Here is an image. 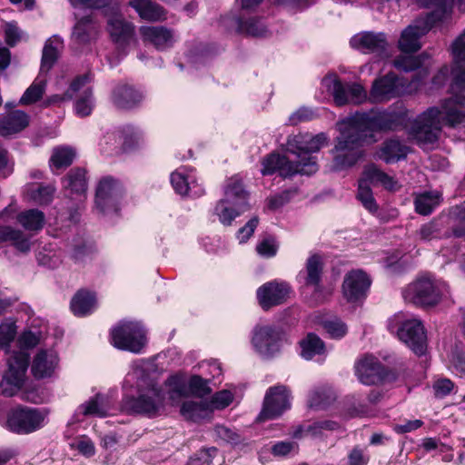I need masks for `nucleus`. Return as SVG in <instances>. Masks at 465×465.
Returning a JSON list of instances; mask_svg holds the SVG:
<instances>
[{
  "instance_id": "21",
  "label": "nucleus",
  "mask_w": 465,
  "mask_h": 465,
  "mask_svg": "<svg viewBox=\"0 0 465 465\" xmlns=\"http://www.w3.org/2000/svg\"><path fill=\"white\" fill-rule=\"evenodd\" d=\"M139 32L143 41L153 45L158 51L167 50L175 43L173 30L162 25L141 26Z\"/></svg>"
},
{
  "instance_id": "55",
  "label": "nucleus",
  "mask_w": 465,
  "mask_h": 465,
  "mask_svg": "<svg viewBox=\"0 0 465 465\" xmlns=\"http://www.w3.org/2000/svg\"><path fill=\"white\" fill-rule=\"evenodd\" d=\"M69 2L74 7L83 5L88 8L100 9L111 6L114 12L119 11V4L116 0H69Z\"/></svg>"
},
{
  "instance_id": "7",
  "label": "nucleus",
  "mask_w": 465,
  "mask_h": 465,
  "mask_svg": "<svg viewBox=\"0 0 465 465\" xmlns=\"http://www.w3.org/2000/svg\"><path fill=\"white\" fill-rule=\"evenodd\" d=\"M111 341L117 349L140 353L146 344V331L138 322L122 321L112 329Z\"/></svg>"
},
{
  "instance_id": "60",
  "label": "nucleus",
  "mask_w": 465,
  "mask_h": 465,
  "mask_svg": "<svg viewBox=\"0 0 465 465\" xmlns=\"http://www.w3.org/2000/svg\"><path fill=\"white\" fill-rule=\"evenodd\" d=\"M233 401V394L230 391L216 392L212 399L211 404L214 409L222 410L229 406Z\"/></svg>"
},
{
  "instance_id": "49",
  "label": "nucleus",
  "mask_w": 465,
  "mask_h": 465,
  "mask_svg": "<svg viewBox=\"0 0 465 465\" xmlns=\"http://www.w3.org/2000/svg\"><path fill=\"white\" fill-rule=\"evenodd\" d=\"M335 400L333 391L329 388H320L313 391L309 399L311 408L324 409Z\"/></svg>"
},
{
  "instance_id": "24",
  "label": "nucleus",
  "mask_w": 465,
  "mask_h": 465,
  "mask_svg": "<svg viewBox=\"0 0 465 465\" xmlns=\"http://www.w3.org/2000/svg\"><path fill=\"white\" fill-rule=\"evenodd\" d=\"M8 371L4 378L7 383L19 387L29 365V356L23 351H14L7 359Z\"/></svg>"
},
{
  "instance_id": "13",
  "label": "nucleus",
  "mask_w": 465,
  "mask_h": 465,
  "mask_svg": "<svg viewBox=\"0 0 465 465\" xmlns=\"http://www.w3.org/2000/svg\"><path fill=\"white\" fill-rule=\"evenodd\" d=\"M290 406V391L288 389L283 385L271 387L265 394L262 410L257 420L263 421L278 418Z\"/></svg>"
},
{
  "instance_id": "45",
  "label": "nucleus",
  "mask_w": 465,
  "mask_h": 465,
  "mask_svg": "<svg viewBox=\"0 0 465 465\" xmlns=\"http://www.w3.org/2000/svg\"><path fill=\"white\" fill-rule=\"evenodd\" d=\"M104 140L105 144L112 143V145H114V148L107 150V148L104 147V144L101 143L103 152L108 155L118 153L120 151H126L131 147L129 138L124 135L121 131L107 134Z\"/></svg>"
},
{
  "instance_id": "15",
  "label": "nucleus",
  "mask_w": 465,
  "mask_h": 465,
  "mask_svg": "<svg viewBox=\"0 0 465 465\" xmlns=\"http://www.w3.org/2000/svg\"><path fill=\"white\" fill-rule=\"evenodd\" d=\"M371 280L362 270H351L344 276L341 285L343 297L349 302L364 300L371 287Z\"/></svg>"
},
{
  "instance_id": "14",
  "label": "nucleus",
  "mask_w": 465,
  "mask_h": 465,
  "mask_svg": "<svg viewBox=\"0 0 465 465\" xmlns=\"http://www.w3.org/2000/svg\"><path fill=\"white\" fill-rule=\"evenodd\" d=\"M355 373L364 385H374L395 379L394 374L388 371L377 358L370 355L356 363Z\"/></svg>"
},
{
  "instance_id": "19",
  "label": "nucleus",
  "mask_w": 465,
  "mask_h": 465,
  "mask_svg": "<svg viewBox=\"0 0 465 465\" xmlns=\"http://www.w3.org/2000/svg\"><path fill=\"white\" fill-rule=\"evenodd\" d=\"M289 287L284 282H271L264 283L257 290V299L261 307L267 311L285 302Z\"/></svg>"
},
{
  "instance_id": "59",
  "label": "nucleus",
  "mask_w": 465,
  "mask_h": 465,
  "mask_svg": "<svg viewBox=\"0 0 465 465\" xmlns=\"http://www.w3.org/2000/svg\"><path fill=\"white\" fill-rule=\"evenodd\" d=\"M278 250V246L275 243V241L272 237L265 238L262 240L256 246L257 252L263 257H273L276 255Z\"/></svg>"
},
{
  "instance_id": "25",
  "label": "nucleus",
  "mask_w": 465,
  "mask_h": 465,
  "mask_svg": "<svg viewBox=\"0 0 465 465\" xmlns=\"http://www.w3.org/2000/svg\"><path fill=\"white\" fill-rule=\"evenodd\" d=\"M30 122L29 115L22 110L12 111L0 118V135L10 137L25 130Z\"/></svg>"
},
{
  "instance_id": "53",
  "label": "nucleus",
  "mask_w": 465,
  "mask_h": 465,
  "mask_svg": "<svg viewBox=\"0 0 465 465\" xmlns=\"http://www.w3.org/2000/svg\"><path fill=\"white\" fill-rule=\"evenodd\" d=\"M418 235L421 241L430 242L442 237L440 223L432 220L420 226L418 231Z\"/></svg>"
},
{
  "instance_id": "31",
  "label": "nucleus",
  "mask_w": 465,
  "mask_h": 465,
  "mask_svg": "<svg viewBox=\"0 0 465 465\" xmlns=\"http://www.w3.org/2000/svg\"><path fill=\"white\" fill-rule=\"evenodd\" d=\"M98 25L91 15L80 18L74 27L73 41L79 45H88L97 36Z\"/></svg>"
},
{
  "instance_id": "47",
  "label": "nucleus",
  "mask_w": 465,
  "mask_h": 465,
  "mask_svg": "<svg viewBox=\"0 0 465 465\" xmlns=\"http://www.w3.org/2000/svg\"><path fill=\"white\" fill-rule=\"evenodd\" d=\"M55 193V187L53 184H33L29 190L30 197L40 205L49 204Z\"/></svg>"
},
{
  "instance_id": "44",
  "label": "nucleus",
  "mask_w": 465,
  "mask_h": 465,
  "mask_svg": "<svg viewBox=\"0 0 465 465\" xmlns=\"http://www.w3.org/2000/svg\"><path fill=\"white\" fill-rule=\"evenodd\" d=\"M105 398L103 394L97 393L87 401L78 407V411L84 416H96L104 418L107 415V409L104 405Z\"/></svg>"
},
{
  "instance_id": "51",
  "label": "nucleus",
  "mask_w": 465,
  "mask_h": 465,
  "mask_svg": "<svg viewBox=\"0 0 465 465\" xmlns=\"http://www.w3.org/2000/svg\"><path fill=\"white\" fill-rule=\"evenodd\" d=\"M170 181L175 193L180 195H187L192 190L193 182L189 181V176L186 175L182 169H178L171 173Z\"/></svg>"
},
{
  "instance_id": "27",
  "label": "nucleus",
  "mask_w": 465,
  "mask_h": 465,
  "mask_svg": "<svg viewBox=\"0 0 465 465\" xmlns=\"http://www.w3.org/2000/svg\"><path fill=\"white\" fill-rule=\"evenodd\" d=\"M108 32L114 42L120 45H127L134 38V25L126 22L119 15H114L108 20Z\"/></svg>"
},
{
  "instance_id": "18",
  "label": "nucleus",
  "mask_w": 465,
  "mask_h": 465,
  "mask_svg": "<svg viewBox=\"0 0 465 465\" xmlns=\"http://www.w3.org/2000/svg\"><path fill=\"white\" fill-rule=\"evenodd\" d=\"M400 94L399 78L395 74L389 73L372 83L369 99L372 103H383Z\"/></svg>"
},
{
  "instance_id": "30",
  "label": "nucleus",
  "mask_w": 465,
  "mask_h": 465,
  "mask_svg": "<svg viewBox=\"0 0 465 465\" xmlns=\"http://www.w3.org/2000/svg\"><path fill=\"white\" fill-rule=\"evenodd\" d=\"M248 197L249 193L244 189L242 178L239 175H233L226 180L223 200L231 202L232 205L248 209Z\"/></svg>"
},
{
  "instance_id": "37",
  "label": "nucleus",
  "mask_w": 465,
  "mask_h": 465,
  "mask_svg": "<svg viewBox=\"0 0 465 465\" xmlns=\"http://www.w3.org/2000/svg\"><path fill=\"white\" fill-rule=\"evenodd\" d=\"M16 220L25 230L39 232L45 223V215L38 209H29L19 213Z\"/></svg>"
},
{
  "instance_id": "6",
  "label": "nucleus",
  "mask_w": 465,
  "mask_h": 465,
  "mask_svg": "<svg viewBox=\"0 0 465 465\" xmlns=\"http://www.w3.org/2000/svg\"><path fill=\"white\" fill-rule=\"evenodd\" d=\"M447 284L436 282L430 277L422 276L409 284L402 295L406 302L428 307L436 305L447 292Z\"/></svg>"
},
{
  "instance_id": "62",
  "label": "nucleus",
  "mask_w": 465,
  "mask_h": 465,
  "mask_svg": "<svg viewBox=\"0 0 465 465\" xmlns=\"http://www.w3.org/2000/svg\"><path fill=\"white\" fill-rule=\"evenodd\" d=\"M189 387L193 392L199 395H207L211 392V389L208 386V380L199 375H193L190 378Z\"/></svg>"
},
{
  "instance_id": "11",
  "label": "nucleus",
  "mask_w": 465,
  "mask_h": 465,
  "mask_svg": "<svg viewBox=\"0 0 465 465\" xmlns=\"http://www.w3.org/2000/svg\"><path fill=\"white\" fill-rule=\"evenodd\" d=\"M351 46L364 54H374L379 58L387 56L389 42L382 32L363 31L350 40Z\"/></svg>"
},
{
  "instance_id": "58",
  "label": "nucleus",
  "mask_w": 465,
  "mask_h": 465,
  "mask_svg": "<svg viewBox=\"0 0 465 465\" xmlns=\"http://www.w3.org/2000/svg\"><path fill=\"white\" fill-rule=\"evenodd\" d=\"M16 335V325L15 322H2L0 324V347L7 346Z\"/></svg>"
},
{
  "instance_id": "43",
  "label": "nucleus",
  "mask_w": 465,
  "mask_h": 465,
  "mask_svg": "<svg viewBox=\"0 0 465 465\" xmlns=\"http://www.w3.org/2000/svg\"><path fill=\"white\" fill-rule=\"evenodd\" d=\"M224 459L215 447L202 449L190 457L186 465H223Z\"/></svg>"
},
{
  "instance_id": "10",
  "label": "nucleus",
  "mask_w": 465,
  "mask_h": 465,
  "mask_svg": "<svg viewBox=\"0 0 465 465\" xmlns=\"http://www.w3.org/2000/svg\"><path fill=\"white\" fill-rule=\"evenodd\" d=\"M323 273V261L321 255H311L305 263L303 270L300 271L297 280L304 287H312L313 293L312 302L315 305L322 303L326 297L324 295V287L322 285Z\"/></svg>"
},
{
  "instance_id": "1",
  "label": "nucleus",
  "mask_w": 465,
  "mask_h": 465,
  "mask_svg": "<svg viewBox=\"0 0 465 465\" xmlns=\"http://www.w3.org/2000/svg\"><path fill=\"white\" fill-rule=\"evenodd\" d=\"M402 115L395 110H371L355 113L338 123L340 135L336 138L332 169L341 171L352 167L363 155L361 149L374 143L377 133L397 130Z\"/></svg>"
},
{
  "instance_id": "9",
  "label": "nucleus",
  "mask_w": 465,
  "mask_h": 465,
  "mask_svg": "<svg viewBox=\"0 0 465 465\" xmlns=\"http://www.w3.org/2000/svg\"><path fill=\"white\" fill-rule=\"evenodd\" d=\"M45 414L35 408L18 407L10 411L6 425L16 434H29L44 427Z\"/></svg>"
},
{
  "instance_id": "29",
  "label": "nucleus",
  "mask_w": 465,
  "mask_h": 465,
  "mask_svg": "<svg viewBox=\"0 0 465 465\" xmlns=\"http://www.w3.org/2000/svg\"><path fill=\"white\" fill-rule=\"evenodd\" d=\"M359 181H364L369 186L371 184H381L391 192H395L400 188L398 182L392 176L381 171L375 164L365 166L362 176Z\"/></svg>"
},
{
  "instance_id": "16",
  "label": "nucleus",
  "mask_w": 465,
  "mask_h": 465,
  "mask_svg": "<svg viewBox=\"0 0 465 465\" xmlns=\"http://www.w3.org/2000/svg\"><path fill=\"white\" fill-rule=\"evenodd\" d=\"M281 337V331L275 327L256 326L253 329L252 343L260 354L271 357L279 351Z\"/></svg>"
},
{
  "instance_id": "57",
  "label": "nucleus",
  "mask_w": 465,
  "mask_h": 465,
  "mask_svg": "<svg viewBox=\"0 0 465 465\" xmlns=\"http://www.w3.org/2000/svg\"><path fill=\"white\" fill-rule=\"evenodd\" d=\"M297 189L285 190L268 200V208L276 210L287 203L294 195L297 194Z\"/></svg>"
},
{
  "instance_id": "54",
  "label": "nucleus",
  "mask_w": 465,
  "mask_h": 465,
  "mask_svg": "<svg viewBox=\"0 0 465 465\" xmlns=\"http://www.w3.org/2000/svg\"><path fill=\"white\" fill-rule=\"evenodd\" d=\"M393 65L398 70L411 72L422 65V60L420 56L401 54L393 60Z\"/></svg>"
},
{
  "instance_id": "26",
  "label": "nucleus",
  "mask_w": 465,
  "mask_h": 465,
  "mask_svg": "<svg viewBox=\"0 0 465 465\" xmlns=\"http://www.w3.org/2000/svg\"><path fill=\"white\" fill-rule=\"evenodd\" d=\"M143 99L141 92L127 84H117L112 92V102L120 109H132Z\"/></svg>"
},
{
  "instance_id": "20",
  "label": "nucleus",
  "mask_w": 465,
  "mask_h": 465,
  "mask_svg": "<svg viewBox=\"0 0 465 465\" xmlns=\"http://www.w3.org/2000/svg\"><path fill=\"white\" fill-rule=\"evenodd\" d=\"M120 193L118 181L111 176L100 180L95 193L96 207L103 213L109 208H115Z\"/></svg>"
},
{
  "instance_id": "17",
  "label": "nucleus",
  "mask_w": 465,
  "mask_h": 465,
  "mask_svg": "<svg viewBox=\"0 0 465 465\" xmlns=\"http://www.w3.org/2000/svg\"><path fill=\"white\" fill-rule=\"evenodd\" d=\"M331 94L338 106L347 104H360L367 98L365 89L357 83L341 82L335 79L332 83Z\"/></svg>"
},
{
  "instance_id": "41",
  "label": "nucleus",
  "mask_w": 465,
  "mask_h": 465,
  "mask_svg": "<svg viewBox=\"0 0 465 465\" xmlns=\"http://www.w3.org/2000/svg\"><path fill=\"white\" fill-rule=\"evenodd\" d=\"M246 210L248 209L242 206L232 205L231 202L222 199L217 203L214 213L218 216L221 223L229 226L236 217Z\"/></svg>"
},
{
  "instance_id": "8",
  "label": "nucleus",
  "mask_w": 465,
  "mask_h": 465,
  "mask_svg": "<svg viewBox=\"0 0 465 465\" xmlns=\"http://www.w3.org/2000/svg\"><path fill=\"white\" fill-rule=\"evenodd\" d=\"M262 164L263 175H271L279 172L282 177H291L295 174L312 175L318 171V164L312 158H306L304 163H296L277 153H272L265 156Z\"/></svg>"
},
{
  "instance_id": "22",
  "label": "nucleus",
  "mask_w": 465,
  "mask_h": 465,
  "mask_svg": "<svg viewBox=\"0 0 465 465\" xmlns=\"http://www.w3.org/2000/svg\"><path fill=\"white\" fill-rule=\"evenodd\" d=\"M451 49L453 54L452 87L465 92V34L460 35L453 42Z\"/></svg>"
},
{
  "instance_id": "32",
  "label": "nucleus",
  "mask_w": 465,
  "mask_h": 465,
  "mask_svg": "<svg viewBox=\"0 0 465 465\" xmlns=\"http://www.w3.org/2000/svg\"><path fill=\"white\" fill-rule=\"evenodd\" d=\"M408 147L397 139H387L380 146L377 157L386 163H392L406 158Z\"/></svg>"
},
{
  "instance_id": "4",
  "label": "nucleus",
  "mask_w": 465,
  "mask_h": 465,
  "mask_svg": "<svg viewBox=\"0 0 465 465\" xmlns=\"http://www.w3.org/2000/svg\"><path fill=\"white\" fill-rule=\"evenodd\" d=\"M387 329L390 332L395 333L416 355L421 356L426 353L427 335L420 320H405L402 313H398L388 320Z\"/></svg>"
},
{
  "instance_id": "48",
  "label": "nucleus",
  "mask_w": 465,
  "mask_h": 465,
  "mask_svg": "<svg viewBox=\"0 0 465 465\" xmlns=\"http://www.w3.org/2000/svg\"><path fill=\"white\" fill-rule=\"evenodd\" d=\"M45 91V80L35 79L33 84L25 90L19 100L21 105H29L38 102Z\"/></svg>"
},
{
  "instance_id": "46",
  "label": "nucleus",
  "mask_w": 465,
  "mask_h": 465,
  "mask_svg": "<svg viewBox=\"0 0 465 465\" xmlns=\"http://www.w3.org/2000/svg\"><path fill=\"white\" fill-rule=\"evenodd\" d=\"M75 152L70 147H56L53 150L50 165L53 168L62 169L72 164Z\"/></svg>"
},
{
  "instance_id": "23",
  "label": "nucleus",
  "mask_w": 465,
  "mask_h": 465,
  "mask_svg": "<svg viewBox=\"0 0 465 465\" xmlns=\"http://www.w3.org/2000/svg\"><path fill=\"white\" fill-rule=\"evenodd\" d=\"M239 34L253 37H265L269 34L262 17L254 15L253 13H242L232 18Z\"/></svg>"
},
{
  "instance_id": "28",
  "label": "nucleus",
  "mask_w": 465,
  "mask_h": 465,
  "mask_svg": "<svg viewBox=\"0 0 465 465\" xmlns=\"http://www.w3.org/2000/svg\"><path fill=\"white\" fill-rule=\"evenodd\" d=\"M57 363L58 359L54 352L41 350L33 360L31 371L36 379L50 377Z\"/></svg>"
},
{
  "instance_id": "2",
  "label": "nucleus",
  "mask_w": 465,
  "mask_h": 465,
  "mask_svg": "<svg viewBox=\"0 0 465 465\" xmlns=\"http://www.w3.org/2000/svg\"><path fill=\"white\" fill-rule=\"evenodd\" d=\"M465 95L444 100L440 107H430L420 114L411 127V135L422 149H431L438 142L443 126L456 127L465 119L461 107Z\"/></svg>"
},
{
  "instance_id": "36",
  "label": "nucleus",
  "mask_w": 465,
  "mask_h": 465,
  "mask_svg": "<svg viewBox=\"0 0 465 465\" xmlns=\"http://www.w3.org/2000/svg\"><path fill=\"white\" fill-rule=\"evenodd\" d=\"M70 307L75 316H86L95 308V296L88 291L80 290L72 298Z\"/></svg>"
},
{
  "instance_id": "52",
  "label": "nucleus",
  "mask_w": 465,
  "mask_h": 465,
  "mask_svg": "<svg viewBox=\"0 0 465 465\" xmlns=\"http://www.w3.org/2000/svg\"><path fill=\"white\" fill-rule=\"evenodd\" d=\"M94 108L93 90L88 87L84 90L80 97L75 101L74 110L77 115L81 117L91 114Z\"/></svg>"
},
{
  "instance_id": "40",
  "label": "nucleus",
  "mask_w": 465,
  "mask_h": 465,
  "mask_svg": "<svg viewBox=\"0 0 465 465\" xmlns=\"http://www.w3.org/2000/svg\"><path fill=\"white\" fill-rule=\"evenodd\" d=\"M440 200L441 194L439 192H424L414 199L415 211L420 215H429L440 203Z\"/></svg>"
},
{
  "instance_id": "5",
  "label": "nucleus",
  "mask_w": 465,
  "mask_h": 465,
  "mask_svg": "<svg viewBox=\"0 0 465 465\" xmlns=\"http://www.w3.org/2000/svg\"><path fill=\"white\" fill-rule=\"evenodd\" d=\"M165 394L163 388L150 382L144 389H138V395L126 396L123 399L124 409L130 413H137L153 418L163 408Z\"/></svg>"
},
{
  "instance_id": "38",
  "label": "nucleus",
  "mask_w": 465,
  "mask_h": 465,
  "mask_svg": "<svg viewBox=\"0 0 465 465\" xmlns=\"http://www.w3.org/2000/svg\"><path fill=\"white\" fill-rule=\"evenodd\" d=\"M62 45L63 41L57 35H54L45 42L41 59V74L48 73L54 66L58 58V46Z\"/></svg>"
},
{
  "instance_id": "61",
  "label": "nucleus",
  "mask_w": 465,
  "mask_h": 465,
  "mask_svg": "<svg viewBox=\"0 0 465 465\" xmlns=\"http://www.w3.org/2000/svg\"><path fill=\"white\" fill-rule=\"evenodd\" d=\"M259 224V218L257 216L250 219L244 226L240 228L237 232V238L241 243L246 242L253 234L255 229Z\"/></svg>"
},
{
  "instance_id": "33",
  "label": "nucleus",
  "mask_w": 465,
  "mask_h": 465,
  "mask_svg": "<svg viewBox=\"0 0 465 465\" xmlns=\"http://www.w3.org/2000/svg\"><path fill=\"white\" fill-rule=\"evenodd\" d=\"M10 242L19 252L26 253L31 249L29 238L21 231L8 225L0 224V243Z\"/></svg>"
},
{
  "instance_id": "56",
  "label": "nucleus",
  "mask_w": 465,
  "mask_h": 465,
  "mask_svg": "<svg viewBox=\"0 0 465 465\" xmlns=\"http://www.w3.org/2000/svg\"><path fill=\"white\" fill-rule=\"evenodd\" d=\"M323 328L332 339H341L347 333V326L341 320L326 321L323 322Z\"/></svg>"
},
{
  "instance_id": "42",
  "label": "nucleus",
  "mask_w": 465,
  "mask_h": 465,
  "mask_svg": "<svg viewBox=\"0 0 465 465\" xmlns=\"http://www.w3.org/2000/svg\"><path fill=\"white\" fill-rule=\"evenodd\" d=\"M182 415L190 420L199 421L210 416L209 404L204 401H185L181 407Z\"/></svg>"
},
{
  "instance_id": "39",
  "label": "nucleus",
  "mask_w": 465,
  "mask_h": 465,
  "mask_svg": "<svg viewBox=\"0 0 465 465\" xmlns=\"http://www.w3.org/2000/svg\"><path fill=\"white\" fill-rule=\"evenodd\" d=\"M301 355L305 360H312L316 355L325 353L324 341L315 333L310 332L300 341Z\"/></svg>"
},
{
  "instance_id": "64",
  "label": "nucleus",
  "mask_w": 465,
  "mask_h": 465,
  "mask_svg": "<svg viewBox=\"0 0 465 465\" xmlns=\"http://www.w3.org/2000/svg\"><path fill=\"white\" fill-rule=\"evenodd\" d=\"M21 31L15 24L8 23L5 25V40L9 46H15L21 40Z\"/></svg>"
},
{
  "instance_id": "35",
  "label": "nucleus",
  "mask_w": 465,
  "mask_h": 465,
  "mask_svg": "<svg viewBox=\"0 0 465 465\" xmlns=\"http://www.w3.org/2000/svg\"><path fill=\"white\" fill-rule=\"evenodd\" d=\"M129 5L142 19L155 22L165 18L164 9L151 0H131Z\"/></svg>"
},
{
  "instance_id": "34",
  "label": "nucleus",
  "mask_w": 465,
  "mask_h": 465,
  "mask_svg": "<svg viewBox=\"0 0 465 465\" xmlns=\"http://www.w3.org/2000/svg\"><path fill=\"white\" fill-rule=\"evenodd\" d=\"M63 188L70 193L71 195H82L86 192V172L84 169L76 167L69 171V173L62 180Z\"/></svg>"
},
{
  "instance_id": "63",
  "label": "nucleus",
  "mask_w": 465,
  "mask_h": 465,
  "mask_svg": "<svg viewBox=\"0 0 465 465\" xmlns=\"http://www.w3.org/2000/svg\"><path fill=\"white\" fill-rule=\"evenodd\" d=\"M370 456L359 446L354 447L348 455L349 465H367Z\"/></svg>"
},
{
  "instance_id": "3",
  "label": "nucleus",
  "mask_w": 465,
  "mask_h": 465,
  "mask_svg": "<svg viewBox=\"0 0 465 465\" xmlns=\"http://www.w3.org/2000/svg\"><path fill=\"white\" fill-rule=\"evenodd\" d=\"M454 0H440L435 8L420 16L401 34L398 48L403 54H413L421 48L420 38L432 28L447 22L452 14Z\"/></svg>"
},
{
  "instance_id": "12",
  "label": "nucleus",
  "mask_w": 465,
  "mask_h": 465,
  "mask_svg": "<svg viewBox=\"0 0 465 465\" xmlns=\"http://www.w3.org/2000/svg\"><path fill=\"white\" fill-rule=\"evenodd\" d=\"M327 137L323 133L316 135L310 134H299L288 138L287 150L296 154L298 161L296 163H304L306 158H312L316 161V157L310 153H316L326 143ZM317 163V162H315Z\"/></svg>"
},
{
  "instance_id": "50",
  "label": "nucleus",
  "mask_w": 465,
  "mask_h": 465,
  "mask_svg": "<svg viewBox=\"0 0 465 465\" xmlns=\"http://www.w3.org/2000/svg\"><path fill=\"white\" fill-rule=\"evenodd\" d=\"M358 183L357 199L371 213H377L379 206L373 197L371 187L364 181H359Z\"/></svg>"
}]
</instances>
